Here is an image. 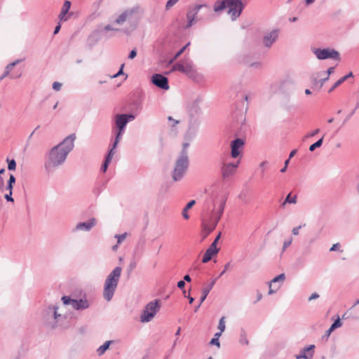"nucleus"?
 Instances as JSON below:
<instances>
[{"label": "nucleus", "mask_w": 359, "mask_h": 359, "mask_svg": "<svg viewBox=\"0 0 359 359\" xmlns=\"http://www.w3.org/2000/svg\"><path fill=\"white\" fill-rule=\"evenodd\" d=\"M76 135L67 136L60 143L50 149L44 156V170L48 175L53 174L66 161L74 147Z\"/></svg>", "instance_id": "nucleus-1"}, {"label": "nucleus", "mask_w": 359, "mask_h": 359, "mask_svg": "<svg viewBox=\"0 0 359 359\" xmlns=\"http://www.w3.org/2000/svg\"><path fill=\"white\" fill-rule=\"evenodd\" d=\"M140 8L139 6L128 8L118 14L114 20V23L118 26L126 25L122 29L126 34H130L137 27L140 21Z\"/></svg>", "instance_id": "nucleus-2"}, {"label": "nucleus", "mask_w": 359, "mask_h": 359, "mask_svg": "<svg viewBox=\"0 0 359 359\" xmlns=\"http://www.w3.org/2000/svg\"><path fill=\"white\" fill-rule=\"evenodd\" d=\"M226 198H223L219 203L217 208L214 204V208L210 212L206 210L202 217L203 231L205 233L204 237L210 234L217 226L219 219H221L226 205Z\"/></svg>", "instance_id": "nucleus-3"}, {"label": "nucleus", "mask_w": 359, "mask_h": 359, "mask_svg": "<svg viewBox=\"0 0 359 359\" xmlns=\"http://www.w3.org/2000/svg\"><path fill=\"white\" fill-rule=\"evenodd\" d=\"M122 272V268L115 267L111 272L107 276L103 289V297L107 302L111 300L114 292L117 288Z\"/></svg>", "instance_id": "nucleus-4"}, {"label": "nucleus", "mask_w": 359, "mask_h": 359, "mask_svg": "<svg viewBox=\"0 0 359 359\" xmlns=\"http://www.w3.org/2000/svg\"><path fill=\"white\" fill-rule=\"evenodd\" d=\"M189 143L185 142L182 145L180 155L177 159L175 168L172 172V179L177 182L180 180L184 175L189 166V158L187 149Z\"/></svg>", "instance_id": "nucleus-5"}, {"label": "nucleus", "mask_w": 359, "mask_h": 359, "mask_svg": "<svg viewBox=\"0 0 359 359\" xmlns=\"http://www.w3.org/2000/svg\"><path fill=\"white\" fill-rule=\"evenodd\" d=\"M160 309L159 301L156 299L148 303L140 316L142 323L150 322Z\"/></svg>", "instance_id": "nucleus-6"}, {"label": "nucleus", "mask_w": 359, "mask_h": 359, "mask_svg": "<svg viewBox=\"0 0 359 359\" xmlns=\"http://www.w3.org/2000/svg\"><path fill=\"white\" fill-rule=\"evenodd\" d=\"M58 307L57 306H50L45 311V318L47 325L51 328L54 329L57 326L58 319L61 315L57 313Z\"/></svg>", "instance_id": "nucleus-7"}, {"label": "nucleus", "mask_w": 359, "mask_h": 359, "mask_svg": "<svg viewBox=\"0 0 359 359\" xmlns=\"http://www.w3.org/2000/svg\"><path fill=\"white\" fill-rule=\"evenodd\" d=\"M314 55L318 60L334 59L339 60V53L334 49L331 48H313L312 50Z\"/></svg>", "instance_id": "nucleus-8"}, {"label": "nucleus", "mask_w": 359, "mask_h": 359, "mask_svg": "<svg viewBox=\"0 0 359 359\" xmlns=\"http://www.w3.org/2000/svg\"><path fill=\"white\" fill-rule=\"evenodd\" d=\"M202 8H206L209 11L210 10V7L206 4H196L194 7L189 9L186 15L187 23L184 26L185 29H189L194 24H195L196 22V15Z\"/></svg>", "instance_id": "nucleus-9"}, {"label": "nucleus", "mask_w": 359, "mask_h": 359, "mask_svg": "<svg viewBox=\"0 0 359 359\" xmlns=\"http://www.w3.org/2000/svg\"><path fill=\"white\" fill-rule=\"evenodd\" d=\"M239 163V161L232 163L223 161L220 168L222 178L229 179L233 176L236 173Z\"/></svg>", "instance_id": "nucleus-10"}, {"label": "nucleus", "mask_w": 359, "mask_h": 359, "mask_svg": "<svg viewBox=\"0 0 359 359\" xmlns=\"http://www.w3.org/2000/svg\"><path fill=\"white\" fill-rule=\"evenodd\" d=\"M62 301L65 305H71L75 310H83L89 307V303L86 299L76 300L68 296H63Z\"/></svg>", "instance_id": "nucleus-11"}, {"label": "nucleus", "mask_w": 359, "mask_h": 359, "mask_svg": "<svg viewBox=\"0 0 359 359\" xmlns=\"http://www.w3.org/2000/svg\"><path fill=\"white\" fill-rule=\"evenodd\" d=\"M279 34V29H273L270 32H266L262 38V44L264 47L267 49H270L278 39Z\"/></svg>", "instance_id": "nucleus-12"}, {"label": "nucleus", "mask_w": 359, "mask_h": 359, "mask_svg": "<svg viewBox=\"0 0 359 359\" xmlns=\"http://www.w3.org/2000/svg\"><path fill=\"white\" fill-rule=\"evenodd\" d=\"M133 114H116L114 116V129L120 130H126V125L128 122L135 119Z\"/></svg>", "instance_id": "nucleus-13"}, {"label": "nucleus", "mask_w": 359, "mask_h": 359, "mask_svg": "<svg viewBox=\"0 0 359 359\" xmlns=\"http://www.w3.org/2000/svg\"><path fill=\"white\" fill-rule=\"evenodd\" d=\"M227 8H229L228 13L234 20L241 14L243 9V4L241 0H229Z\"/></svg>", "instance_id": "nucleus-14"}, {"label": "nucleus", "mask_w": 359, "mask_h": 359, "mask_svg": "<svg viewBox=\"0 0 359 359\" xmlns=\"http://www.w3.org/2000/svg\"><path fill=\"white\" fill-rule=\"evenodd\" d=\"M151 82L156 87L163 90H167L170 88L168 78L160 74H154L151 76Z\"/></svg>", "instance_id": "nucleus-15"}, {"label": "nucleus", "mask_w": 359, "mask_h": 359, "mask_svg": "<svg viewBox=\"0 0 359 359\" xmlns=\"http://www.w3.org/2000/svg\"><path fill=\"white\" fill-rule=\"evenodd\" d=\"M244 140L241 138H236L231 142V156L233 158H238L244 147Z\"/></svg>", "instance_id": "nucleus-16"}, {"label": "nucleus", "mask_w": 359, "mask_h": 359, "mask_svg": "<svg viewBox=\"0 0 359 359\" xmlns=\"http://www.w3.org/2000/svg\"><path fill=\"white\" fill-rule=\"evenodd\" d=\"M97 224V219L95 217L90 218L87 222H79L76 224L73 229L74 232L76 231H90Z\"/></svg>", "instance_id": "nucleus-17"}, {"label": "nucleus", "mask_w": 359, "mask_h": 359, "mask_svg": "<svg viewBox=\"0 0 359 359\" xmlns=\"http://www.w3.org/2000/svg\"><path fill=\"white\" fill-rule=\"evenodd\" d=\"M182 72L189 77H194L196 75V67L191 60L187 59L182 61Z\"/></svg>", "instance_id": "nucleus-18"}, {"label": "nucleus", "mask_w": 359, "mask_h": 359, "mask_svg": "<svg viewBox=\"0 0 359 359\" xmlns=\"http://www.w3.org/2000/svg\"><path fill=\"white\" fill-rule=\"evenodd\" d=\"M315 345H309L302 348L298 355H296V359H311L313 356Z\"/></svg>", "instance_id": "nucleus-19"}, {"label": "nucleus", "mask_w": 359, "mask_h": 359, "mask_svg": "<svg viewBox=\"0 0 359 359\" xmlns=\"http://www.w3.org/2000/svg\"><path fill=\"white\" fill-rule=\"evenodd\" d=\"M217 278L213 279L208 285H207L206 287L203 288V290H202V296L201 297L200 302L194 309V311L195 312H196L198 310V309L200 308L201 304L206 299V297L208 295L209 292H210V290L212 289L213 286L215 285V283L217 281Z\"/></svg>", "instance_id": "nucleus-20"}, {"label": "nucleus", "mask_w": 359, "mask_h": 359, "mask_svg": "<svg viewBox=\"0 0 359 359\" xmlns=\"http://www.w3.org/2000/svg\"><path fill=\"white\" fill-rule=\"evenodd\" d=\"M199 100H196L191 102L189 108V115L191 118L198 116L201 114V109L199 105Z\"/></svg>", "instance_id": "nucleus-21"}, {"label": "nucleus", "mask_w": 359, "mask_h": 359, "mask_svg": "<svg viewBox=\"0 0 359 359\" xmlns=\"http://www.w3.org/2000/svg\"><path fill=\"white\" fill-rule=\"evenodd\" d=\"M70 7H71V2L68 0H66L62 6L60 13L59 15V19L61 21H67V17L66 16V15L69 12Z\"/></svg>", "instance_id": "nucleus-22"}, {"label": "nucleus", "mask_w": 359, "mask_h": 359, "mask_svg": "<svg viewBox=\"0 0 359 359\" xmlns=\"http://www.w3.org/2000/svg\"><path fill=\"white\" fill-rule=\"evenodd\" d=\"M229 0H217L213 6V10L215 13H220L227 8Z\"/></svg>", "instance_id": "nucleus-23"}, {"label": "nucleus", "mask_w": 359, "mask_h": 359, "mask_svg": "<svg viewBox=\"0 0 359 359\" xmlns=\"http://www.w3.org/2000/svg\"><path fill=\"white\" fill-rule=\"evenodd\" d=\"M334 67H330L328 68L327 72H318L316 74H314L311 76V81L313 84H317V79L320 76H322L323 75H327L328 74V76L330 77V75L334 72Z\"/></svg>", "instance_id": "nucleus-24"}, {"label": "nucleus", "mask_w": 359, "mask_h": 359, "mask_svg": "<svg viewBox=\"0 0 359 359\" xmlns=\"http://www.w3.org/2000/svg\"><path fill=\"white\" fill-rule=\"evenodd\" d=\"M216 254H217V250H212L210 249H207L203 255L202 262L203 263L208 262L212 259V256L215 255Z\"/></svg>", "instance_id": "nucleus-25"}, {"label": "nucleus", "mask_w": 359, "mask_h": 359, "mask_svg": "<svg viewBox=\"0 0 359 359\" xmlns=\"http://www.w3.org/2000/svg\"><path fill=\"white\" fill-rule=\"evenodd\" d=\"M297 201V197L296 195L292 196L291 194H289L286 198H285L284 201L280 205L281 208H284L287 203L290 204H296Z\"/></svg>", "instance_id": "nucleus-26"}, {"label": "nucleus", "mask_w": 359, "mask_h": 359, "mask_svg": "<svg viewBox=\"0 0 359 359\" xmlns=\"http://www.w3.org/2000/svg\"><path fill=\"white\" fill-rule=\"evenodd\" d=\"M112 343V341H107L97 349V353L98 355H103L105 351L109 348V345Z\"/></svg>", "instance_id": "nucleus-27"}, {"label": "nucleus", "mask_w": 359, "mask_h": 359, "mask_svg": "<svg viewBox=\"0 0 359 359\" xmlns=\"http://www.w3.org/2000/svg\"><path fill=\"white\" fill-rule=\"evenodd\" d=\"M195 203H196V201L194 200H191L184 208V209L182 210V215L184 219H187L189 218V215H188L187 211L189 210V209L193 207V205H195Z\"/></svg>", "instance_id": "nucleus-28"}, {"label": "nucleus", "mask_w": 359, "mask_h": 359, "mask_svg": "<svg viewBox=\"0 0 359 359\" xmlns=\"http://www.w3.org/2000/svg\"><path fill=\"white\" fill-rule=\"evenodd\" d=\"M239 342L242 345H248L249 343L248 340L247 332L243 329L241 330Z\"/></svg>", "instance_id": "nucleus-29"}, {"label": "nucleus", "mask_w": 359, "mask_h": 359, "mask_svg": "<svg viewBox=\"0 0 359 359\" xmlns=\"http://www.w3.org/2000/svg\"><path fill=\"white\" fill-rule=\"evenodd\" d=\"M116 130V137H115V141H114V144H112L114 148H116L117 147L118 143L122 138V135L125 133V131H123V130Z\"/></svg>", "instance_id": "nucleus-30"}, {"label": "nucleus", "mask_w": 359, "mask_h": 359, "mask_svg": "<svg viewBox=\"0 0 359 359\" xmlns=\"http://www.w3.org/2000/svg\"><path fill=\"white\" fill-rule=\"evenodd\" d=\"M285 279V276L284 273H280L278 276L273 278L270 283L276 284V283H283Z\"/></svg>", "instance_id": "nucleus-31"}, {"label": "nucleus", "mask_w": 359, "mask_h": 359, "mask_svg": "<svg viewBox=\"0 0 359 359\" xmlns=\"http://www.w3.org/2000/svg\"><path fill=\"white\" fill-rule=\"evenodd\" d=\"M323 142V136L320 139H319L317 142H316L315 143L312 144L309 147V151H313L316 148H318V147H321Z\"/></svg>", "instance_id": "nucleus-32"}, {"label": "nucleus", "mask_w": 359, "mask_h": 359, "mask_svg": "<svg viewBox=\"0 0 359 359\" xmlns=\"http://www.w3.org/2000/svg\"><path fill=\"white\" fill-rule=\"evenodd\" d=\"M190 44V43H188L186 46L182 47L175 55L174 57L169 61V64H172L175 60H177V57H180L181 54L185 50L187 47Z\"/></svg>", "instance_id": "nucleus-33"}, {"label": "nucleus", "mask_w": 359, "mask_h": 359, "mask_svg": "<svg viewBox=\"0 0 359 359\" xmlns=\"http://www.w3.org/2000/svg\"><path fill=\"white\" fill-rule=\"evenodd\" d=\"M115 149L116 148H114L113 146L111 147V148L110 149L107 155L105 157L104 161H107V163H111L112 158L115 154V151H114Z\"/></svg>", "instance_id": "nucleus-34"}, {"label": "nucleus", "mask_w": 359, "mask_h": 359, "mask_svg": "<svg viewBox=\"0 0 359 359\" xmlns=\"http://www.w3.org/2000/svg\"><path fill=\"white\" fill-rule=\"evenodd\" d=\"M226 325H225V317L223 316L219 319V324H218V329L221 332H224L225 330Z\"/></svg>", "instance_id": "nucleus-35"}, {"label": "nucleus", "mask_w": 359, "mask_h": 359, "mask_svg": "<svg viewBox=\"0 0 359 359\" xmlns=\"http://www.w3.org/2000/svg\"><path fill=\"white\" fill-rule=\"evenodd\" d=\"M329 79L328 74L323 75L317 79V84L320 83V88L323 86L324 83Z\"/></svg>", "instance_id": "nucleus-36"}, {"label": "nucleus", "mask_w": 359, "mask_h": 359, "mask_svg": "<svg viewBox=\"0 0 359 359\" xmlns=\"http://www.w3.org/2000/svg\"><path fill=\"white\" fill-rule=\"evenodd\" d=\"M180 0H168L166 4L165 8L166 11H169L172 7H173Z\"/></svg>", "instance_id": "nucleus-37"}, {"label": "nucleus", "mask_w": 359, "mask_h": 359, "mask_svg": "<svg viewBox=\"0 0 359 359\" xmlns=\"http://www.w3.org/2000/svg\"><path fill=\"white\" fill-rule=\"evenodd\" d=\"M21 62V60H17L15 61H14L13 62H11L10 64H8L6 67V69H5V71H8V73L10 74V72L11 71V69L16 65H18V63H20Z\"/></svg>", "instance_id": "nucleus-38"}, {"label": "nucleus", "mask_w": 359, "mask_h": 359, "mask_svg": "<svg viewBox=\"0 0 359 359\" xmlns=\"http://www.w3.org/2000/svg\"><path fill=\"white\" fill-rule=\"evenodd\" d=\"M8 161V169L9 170H13L15 169L16 167V162L14 159H7Z\"/></svg>", "instance_id": "nucleus-39"}, {"label": "nucleus", "mask_w": 359, "mask_h": 359, "mask_svg": "<svg viewBox=\"0 0 359 359\" xmlns=\"http://www.w3.org/2000/svg\"><path fill=\"white\" fill-rule=\"evenodd\" d=\"M342 325L340 318L338 317L337 319L334 320V322L332 324V330H335L338 327H340Z\"/></svg>", "instance_id": "nucleus-40"}, {"label": "nucleus", "mask_w": 359, "mask_h": 359, "mask_svg": "<svg viewBox=\"0 0 359 359\" xmlns=\"http://www.w3.org/2000/svg\"><path fill=\"white\" fill-rule=\"evenodd\" d=\"M182 61L180 62L175 63L172 67V71H178L182 72Z\"/></svg>", "instance_id": "nucleus-41"}, {"label": "nucleus", "mask_w": 359, "mask_h": 359, "mask_svg": "<svg viewBox=\"0 0 359 359\" xmlns=\"http://www.w3.org/2000/svg\"><path fill=\"white\" fill-rule=\"evenodd\" d=\"M127 233H124L123 234H116L115 238L117 239L118 244L121 243L126 238Z\"/></svg>", "instance_id": "nucleus-42"}, {"label": "nucleus", "mask_w": 359, "mask_h": 359, "mask_svg": "<svg viewBox=\"0 0 359 359\" xmlns=\"http://www.w3.org/2000/svg\"><path fill=\"white\" fill-rule=\"evenodd\" d=\"M292 238L285 240L283 245V251L285 250L292 243Z\"/></svg>", "instance_id": "nucleus-43"}, {"label": "nucleus", "mask_w": 359, "mask_h": 359, "mask_svg": "<svg viewBox=\"0 0 359 359\" xmlns=\"http://www.w3.org/2000/svg\"><path fill=\"white\" fill-rule=\"evenodd\" d=\"M306 224H304L303 225H299V226L294 227L292 230V233L294 236H297L299 233V230L302 226H305Z\"/></svg>", "instance_id": "nucleus-44"}, {"label": "nucleus", "mask_w": 359, "mask_h": 359, "mask_svg": "<svg viewBox=\"0 0 359 359\" xmlns=\"http://www.w3.org/2000/svg\"><path fill=\"white\" fill-rule=\"evenodd\" d=\"M273 287H274V289H272V284L271 283L269 284V294H272L274 292H276L280 288V285H278L277 286H276L274 285Z\"/></svg>", "instance_id": "nucleus-45"}, {"label": "nucleus", "mask_w": 359, "mask_h": 359, "mask_svg": "<svg viewBox=\"0 0 359 359\" xmlns=\"http://www.w3.org/2000/svg\"><path fill=\"white\" fill-rule=\"evenodd\" d=\"M61 87H62V83H59V82H54L53 83V88L55 90H60L61 89Z\"/></svg>", "instance_id": "nucleus-46"}, {"label": "nucleus", "mask_w": 359, "mask_h": 359, "mask_svg": "<svg viewBox=\"0 0 359 359\" xmlns=\"http://www.w3.org/2000/svg\"><path fill=\"white\" fill-rule=\"evenodd\" d=\"M210 345H215L217 346L218 348L220 347V344H219V339H217V338H212L210 342Z\"/></svg>", "instance_id": "nucleus-47"}, {"label": "nucleus", "mask_w": 359, "mask_h": 359, "mask_svg": "<svg viewBox=\"0 0 359 359\" xmlns=\"http://www.w3.org/2000/svg\"><path fill=\"white\" fill-rule=\"evenodd\" d=\"M104 31H118L119 29L114 27L111 25H107L104 27Z\"/></svg>", "instance_id": "nucleus-48"}, {"label": "nucleus", "mask_w": 359, "mask_h": 359, "mask_svg": "<svg viewBox=\"0 0 359 359\" xmlns=\"http://www.w3.org/2000/svg\"><path fill=\"white\" fill-rule=\"evenodd\" d=\"M359 107V103H358L356 107L350 113L349 115H348L346 116V118H345V120L344 121V123H345L347 121L349 120V118L353 115V114L355 113V110Z\"/></svg>", "instance_id": "nucleus-49"}, {"label": "nucleus", "mask_w": 359, "mask_h": 359, "mask_svg": "<svg viewBox=\"0 0 359 359\" xmlns=\"http://www.w3.org/2000/svg\"><path fill=\"white\" fill-rule=\"evenodd\" d=\"M183 294H184V297L187 298L189 299V304H192L194 301V299L190 296V294H187V292L186 290H183Z\"/></svg>", "instance_id": "nucleus-50"}, {"label": "nucleus", "mask_w": 359, "mask_h": 359, "mask_svg": "<svg viewBox=\"0 0 359 359\" xmlns=\"http://www.w3.org/2000/svg\"><path fill=\"white\" fill-rule=\"evenodd\" d=\"M15 183V177L13 175L11 174L7 184H8L10 185L11 184L13 185Z\"/></svg>", "instance_id": "nucleus-51"}, {"label": "nucleus", "mask_w": 359, "mask_h": 359, "mask_svg": "<svg viewBox=\"0 0 359 359\" xmlns=\"http://www.w3.org/2000/svg\"><path fill=\"white\" fill-rule=\"evenodd\" d=\"M136 55H137V51L135 49H133L130 52V53L128 55V58L132 60V59L135 58L136 57Z\"/></svg>", "instance_id": "nucleus-52"}, {"label": "nucleus", "mask_w": 359, "mask_h": 359, "mask_svg": "<svg viewBox=\"0 0 359 359\" xmlns=\"http://www.w3.org/2000/svg\"><path fill=\"white\" fill-rule=\"evenodd\" d=\"M4 198L8 202H13L14 201V200H13V198L12 197V194H11V193H9V192H8V194H6L4 196Z\"/></svg>", "instance_id": "nucleus-53"}, {"label": "nucleus", "mask_w": 359, "mask_h": 359, "mask_svg": "<svg viewBox=\"0 0 359 359\" xmlns=\"http://www.w3.org/2000/svg\"><path fill=\"white\" fill-rule=\"evenodd\" d=\"M110 163H107V161H104L102 164V165L101 166V170L103 172H105L107 170V168L109 166V164Z\"/></svg>", "instance_id": "nucleus-54"}, {"label": "nucleus", "mask_w": 359, "mask_h": 359, "mask_svg": "<svg viewBox=\"0 0 359 359\" xmlns=\"http://www.w3.org/2000/svg\"><path fill=\"white\" fill-rule=\"evenodd\" d=\"M4 190V180L2 176H0V191Z\"/></svg>", "instance_id": "nucleus-55"}, {"label": "nucleus", "mask_w": 359, "mask_h": 359, "mask_svg": "<svg viewBox=\"0 0 359 359\" xmlns=\"http://www.w3.org/2000/svg\"><path fill=\"white\" fill-rule=\"evenodd\" d=\"M168 119L169 121L172 122V127L175 126L177 124L179 123V121L177 120H175L172 116H168Z\"/></svg>", "instance_id": "nucleus-56"}, {"label": "nucleus", "mask_w": 359, "mask_h": 359, "mask_svg": "<svg viewBox=\"0 0 359 359\" xmlns=\"http://www.w3.org/2000/svg\"><path fill=\"white\" fill-rule=\"evenodd\" d=\"M319 297V294L316 292L313 293L309 297V301H311L316 299H318Z\"/></svg>", "instance_id": "nucleus-57"}, {"label": "nucleus", "mask_w": 359, "mask_h": 359, "mask_svg": "<svg viewBox=\"0 0 359 359\" xmlns=\"http://www.w3.org/2000/svg\"><path fill=\"white\" fill-rule=\"evenodd\" d=\"M208 249H210L212 250H217V252L219 251V248H217L216 242H212V243L210 245V247Z\"/></svg>", "instance_id": "nucleus-58"}, {"label": "nucleus", "mask_w": 359, "mask_h": 359, "mask_svg": "<svg viewBox=\"0 0 359 359\" xmlns=\"http://www.w3.org/2000/svg\"><path fill=\"white\" fill-rule=\"evenodd\" d=\"M230 266V263H227L226 264H225L224 266V269H223V271L220 273L219 277L222 276V275H224L225 273V272L226 271V270L229 269Z\"/></svg>", "instance_id": "nucleus-59"}, {"label": "nucleus", "mask_w": 359, "mask_h": 359, "mask_svg": "<svg viewBox=\"0 0 359 359\" xmlns=\"http://www.w3.org/2000/svg\"><path fill=\"white\" fill-rule=\"evenodd\" d=\"M13 185L7 184V186L6 187V190L8 191V192L11 193V194H13Z\"/></svg>", "instance_id": "nucleus-60"}, {"label": "nucleus", "mask_w": 359, "mask_h": 359, "mask_svg": "<svg viewBox=\"0 0 359 359\" xmlns=\"http://www.w3.org/2000/svg\"><path fill=\"white\" fill-rule=\"evenodd\" d=\"M185 286V282L184 280H180L178 283H177V287L180 288V289H184Z\"/></svg>", "instance_id": "nucleus-61"}, {"label": "nucleus", "mask_w": 359, "mask_h": 359, "mask_svg": "<svg viewBox=\"0 0 359 359\" xmlns=\"http://www.w3.org/2000/svg\"><path fill=\"white\" fill-rule=\"evenodd\" d=\"M250 66L252 67L257 68V69H259L262 67V64L259 62H257L252 63L250 65Z\"/></svg>", "instance_id": "nucleus-62"}, {"label": "nucleus", "mask_w": 359, "mask_h": 359, "mask_svg": "<svg viewBox=\"0 0 359 359\" xmlns=\"http://www.w3.org/2000/svg\"><path fill=\"white\" fill-rule=\"evenodd\" d=\"M340 83L339 82V81H337L334 86L329 90V93H331L332 91H333L336 88H337L339 86H340Z\"/></svg>", "instance_id": "nucleus-63"}, {"label": "nucleus", "mask_w": 359, "mask_h": 359, "mask_svg": "<svg viewBox=\"0 0 359 359\" xmlns=\"http://www.w3.org/2000/svg\"><path fill=\"white\" fill-rule=\"evenodd\" d=\"M339 247V244L335 243L331 247V248L330 249V251H335V250H338Z\"/></svg>", "instance_id": "nucleus-64"}]
</instances>
